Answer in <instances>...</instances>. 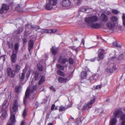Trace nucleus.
<instances>
[{
  "mask_svg": "<svg viewBox=\"0 0 125 125\" xmlns=\"http://www.w3.org/2000/svg\"><path fill=\"white\" fill-rule=\"evenodd\" d=\"M19 102L15 100L13 104L12 109H10V120L7 123L6 125H13V124L15 122V114L14 112H16L18 109V104Z\"/></svg>",
  "mask_w": 125,
  "mask_h": 125,
  "instance_id": "obj_1",
  "label": "nucleus"
},
{
  "mask_svg": "<svg viewBox=\"0 0 125 125\" xmlns=\"http://www.w3.org/2000/svg\"><path fill=\"white\" fill-rule=\"evenodd\" d=\"M98 20V17L95 15L87 17L84 19L85 22L89 25L96 22Z\"/></svg>",
  "mask_w": 125,
  "mask_h": 125,
  "instance_id": "obj_2",
  "label": "nucleus"
},
{
  "mask_svg": "<svg viewBox=\"0 0 125 125\" xmlns=\"http://www.w3.org/2000/svg\"><path fill=\"white\" fill-rule=\"evenodd\" d=\"M37 88L36 85H33V86L30 88V91L29 88L28 87L25 93V96L23 100V103L25 105L26 103L27 100L28 98L30 93L33 92Z\"/></svg>",
  "mask_w": 125,
  "mask_h": 125,
  "instance_id": "obj_3",
  "label": "nucleus"
},
{
  "mask_svg": "<svg viewBox=\"0 0 125 125\" xmlns=\"http://www.w3.org/2000/svg\"><path fill=\"white\" fill-rule=\"evenodd\" d=\"M71 2L69 0H62L61 5L65 9H68L70 6Z\"/></svg>",
  "mask_w": 125,
  "mask_h": 125,
  "instance_id": "obj_4",
  "label": "nucleus"
},
{
  "mask_svg": "<svg viewBox=\"0 0 125 125\" xmlns=\"http://www.w3.org/2000/svg\"><path fill=\"white\" fill-rule=\"evenodd\" d=\"M104 50L102 49L99 50L98 53L97 60L98 61L103 59L104 57Z\"/></svg>",
  "mask_w": 125,
  "mask_h": 125,
  "instance_id": "obj_5",
  "label": "nucleus"
},
{
  "mask_svg": "<svg viewBox=\"0 0 125 125\" xmlns=\"http://www.w3.org/2000/svg\"><path fill=\"white\" fill-rule=\"evenodd\" d=\"M106 25L109 29L111 30H113L115 27V23L109 21L107 22Z\"/></svg>",
  "mask_w": 125,
  "mask_h": 125,
  "instance_id": "obj_6",
  "label": "nucleus"
},
{
  "mask_svg": "<svg viewBox=\"0 0 125 125\" xmlns=\"http://www.w3.org/2000/svg\"><path fill=\"white\" fill-rule=\"evenodd\" d=\"M9 7L8 6L3 4L2 5V8L0 9V13L2 14L4 10H9Z\"/></svg>",
  "mask_w": 125,
  "mask_h": 125,
  "instance_id": "obj_7",
  "label": "nucleus"
},
{
  "mask_svg": "<svg viewBox=\"0 0 125 125\" xmlns=\"http://www.w3.org/2000/svg\"><path fill=\"white\" fill-rule=\"evenodd\" d=\"M1 118L2 119H4L7 117V114L6 110L5 109H2L1 110Z\"/></svg>",
  "mask_w": 125,
  "mask_h": 125,
  "instance_id": "obj_8",
  "label": "nucleus"
},
{
  "mask_svg": "<svg viewBox=\"0 0 125 125\" xmlns=\"http://www.w3.org/2000/svg\"><path fill=\"white\" fill-rule=\"evenodd\" d=\"M100 19L104 23L107 22L108 20L107 16L104 13H102L101 14Z\"/></svg>",
  "mask_w": 125,
  "mask_h": 125,
  "instance_id": "obj_9",
  "label": "nucleus"
},
{
  "mask_svg": "<svg viewBox=\"0 0 125 125\" xmlns=\"http://www.w3.org/2000/svg\"><path fill=\"white\" fill-rule=\"evenodd\" d=\"M33 37H31L30 38V40L29 41L28 43V49L29 51H30L33 48V46L34 44V43L32 39H33Z\"/></svg>",
  "mask_w": 125,
  "mask_h": 125,
  "instance_id": "obj_10",
  "label": "nucleus"
},
{
  "mask_svg": "<svg viewBox=\"0 0 125 125\" xmlns=\"http://www.w3.org/2000/svg\"><path fill=\"white\" fill-rule=\"evenodd\" d=\"M122 114V111L120 110L117 109L114 112V115L116 117H119Z\"/></svg>",
  "mask_w": 125,
  "mask_h": 125,
  "instance_id": "obj_11",
  "label": "nucleus"
},
{
  "mask_svg": "<svg viewBox=\"0 0 125 125\" xmlns=\"http://www.w3.org/2000/svg\"><path fill=\"white\" fill-rule=\"evenodd\" d=\"M26 68L25 67L23 71V72L21 74H20V80L21 81H22L23 80L24 78L25 77V74L26 73L25 71L26 70Z\"/></svg>",
  "mask_w": 125,
  "mask_h": 125,
  "instance_id": "obj_12",
  "label": "nucleus"
},
{
  "mask_svg": "<svg viewBox=\"0 0 125 125\" xmlns=\"http://www.w3.org/2000/svg\"><path fill=\"white\" fill-rule=\"evenodd\" d=\"M17 53H15L13 52L11 56V61L12 62L14 63L16 62L17 59L16 54Z\"/></svg>",
  "mask_w": 125,
  "mask_h": 125,
  "instance_id": "obj_13",
  "label": "nucleus"
},
{
  "mask_svg": "<svg viewBox=\"0 0 125 125\" xmlns=\"http://www.w3.org/2000/svg\"><path fill=\"white\" fill-rule=\"evenodd\" d=\"M90 25V27L92 28L97 29L101 27V24L98 23H93Z\"/></svg>",
  "mask_w": 125,
  "mask_h": 125,
  "instance_id": "obj_14",
  "label": "nucleus"
},
{
  "mask_svg": "<svg viewBox=\"0 0 125 125\" xmlns=\"http://www.w3.org/2000/svg\"><path fill=\"white\" fill-rule=\"evenodd\" d=\"M68 61L67 59L66 58H63L62 57H60L58 60L59 62L62 63H64Z\"/></svg>",
  "mask_w": 125,
  "mask_h": 125,
  "instance_id": "obj_15",
  "label": "nucleus"
},
{
  "mask_svg": "<svg viewBox=\"0 0 125 125\" xmlns=\"http://www.w3.org/2000/svg\"><path fill=\"white\" fill-rule=\"evenodd\" d=\"M69 80L67 78H63L61 77L58 78V82L60 83H65L69 81Z\"/></svg>",
  "mask_w": 125,
  "mask_h": 125,
  "instance_id": "obj_16",
  "label": "nucleus"
},
{
  "mask_svg": "<svg viewBox=\"0 0 125 125\" xmlns=\"http://www.w3.org/2000/svg\"><path fill=\"white\" fill-rule=\"evenodd\" d=\"M7 73L8 75L11 77H13L14 76L13 73V70L10 68H9L7 69Z\"/></svg>",
  "mask_w": 125,
  "mask_h": 125,
  "instance_id": "obj_17",
  "label": "nucleus"
},
{
  "mask_svg": "<svg viewBox=\"0 0 125 125\" xmlns=\"http://www.w3.org/2000/svg\"><path fill=\"white\" fill-rule=\"evenodd\" d=\"M91 106V105L90 104L88 103L85 104L83 105V111L87 110L89 108H90Z\"/></svg>",
  "mask_w": 125,
  "mask_h": 125,
  "instance_id": "obj_18",
  "label": "nucleus"
},
{
  "mask_svg": "<svg viewBox=\"0 0 125 125\" xmlns=\"http://www.w3.org/2000/svg\"><path fill=\"white\" fill-rule=\"evenodd\" d=\"M117 122V119L115 118H112L110 121V125H115Z\"/></svg>",
  "mask_w": 125,
  "mask_h": 125,
  "instance_id": "obj_19",
  "label": "nucleus"
},
{
  "mask_svg": "<svg viewBox=\"0 0 125 125\" xmlns=\"http://www.w3.org/2000/svg\"><path fill=\"white\" fill-rule=\"evenodd\" d=\"M53 6L49 4V2L48 3H47L45 5V8L46 9L48 10H52L53 7H52Z\"/></svg>",
  "mask_w": 125,
  "mask_h": 125,
  "instance_id": "obj_20",
  "label": "nucleus"
},
{
  "mask_svg": "<svg viewBox=\"0 0 125 125\" xmlns=\"http://www.w3.org/2000/svg\"><path fill=\"white\" fill-rule=\"evenodd\" d=\"M49 4L53 6L56 5L58 3L57 0H49Z\"/></svg>",
  "mask_w": 125,
  "mask_h": 125,
  "instance_id": "obj_21",
  "label": "nucleus"
},
{
  "mask_svg": "<svg viewBox=\"0 0 125 125\" xmlns=\"http://www.w3.org/2000/svg\"><path fill=\"white\" fill-rule=\"evenodd\" d=\"M110 20L111 21L110 22L115 23L117 21L118 19L116 17L112 16L110 18Z\"/></svg>",
  "mask_w": 125,
  "mask_h": 125,
  "instance_id": "obj_22",
  "label": "nucleus"
},
{
  "mask_svg": "<svg viewBox=\"0 0 125 125\" xmlns=\"http://www.w3.org/2000/svg\"><path fill=\"white\" fill-rule=\"evenodd\" d=\"M58 50V48L54 47H53L51 49V50L52 53L54 55H55L57 52V51Z\"/></svg>",
  "mask_w": 125,
  "mask_h": 125,
  "instance_id": "obj_23",
  "label": "nucleus"
},
{
  "mask_svg": "<svg viewBox=\"0 0 125 125\" xmlns=\"http://www.w3.org/2000/svg\"><path fill=\"white\" fill-rule=\"evenodd\" d=\"M87 73L85 71L82 72L81 73V76L82 79H85L87 76Z\"/></svg>",
  "mask_w": 125,
  "mask_h": 125,
  "instance_id": "obj_24",
  "label": "nucleus"
},
{
  "mask_svg": "<svg viewBox=\"0 0 125 125\" xmlns=\"http://www.w3.org/2000/svg\"><path fill=\"white\" fill-rule=\"evenodd\" d=\"M40 75L39 74L38 72H36L35 73L34 77L36 80H38L40 78Z\"/></svg>",
  "mask_w": 125,
  "mask_h": 125,
  "instance_id": "obj_25",
  "label": "nucleus"
},
{
  "mask_svg": "<svg viewBox=\"0 0 125 125\" xmlns=\"http://www.w3.org/2000/svg\"><path fill=\"white\" fill-rule=\"evenodd\" d=\"M19 45L17 43H16L14 46V50L13 51V52L15 53H17L18 51Z\"/></svg>",
  "mask_w": 125,
  "mask_h": 125,
  "instance_id": "obj_26",
  "label": "nucleus"
},
{
  "mask_svg": "<svg viewBox=\"0 0 125 125\" xmlns=\"http://www.w3.org/2000/svg\"><path fill=\"white\" fill-rule=\"evenodd\" d=\"M96 98L95 97V96H94L91 98L90 102H88V103L90 104H91V105H92L94 103L96 100Z\"/></svg>",
  "mask_w": 125,
  "mask_h": 125,
  "instance_id": "obj_27",
  "label": "nucleus"
},
{
  "mask_svg": "<svg viewBox=\"0 0 125 125\" xmlns=\"http://www.w3.org/2000/svg\"><path fill=\"white\" fill-rule=\"evenodd\" d=\"M45 81V77L44 76H42L40 79L39 82V84L41 85Z\"/></svg>",
  "mask_w": 125,
  "mask_h": 125,
  "instance_id": "obj_28",
  "label": "nucleus"
},
{
  "mask_svg": "<svg viewBox=\"0 0 125 125\" xmlns=\"http://www.w3.org/2000/svg\"><path fill=\"white\" fill-rule=\"evenodd\" d=\"M57 73L58 74L61 76L64 77L65 76V74L59 70H57Z\"/></svg>",
  "mask_w": 125,
  "mask_h": 125,
  "instance_id": "obj_29",
  "label": "nucleus"
},
{
  "mask_svg": "<svg viewBox=\"0 0 125 125\" xmlns=\"http://www.w3.org/2000/svg\"><path fill=\"white\" fill-rule=\"evenodd\" d=\"M45 32L47 33H51L52 31L51 29L47 30L45 29H42V31H41V32Z\"/></svg>",
  "mask_w": 125,
  "mask_h": 125,
  "instance_id": "obj_30",
  "label": "nucleus"
},
{
  "mask_svg": "<svg viewBox=\"0 0 125 125\" xmlns=\"http://www.w3.org/2000/svg\"><path fill=\"white\" fill-rule=\"evenodd\" d=\"M112 44L114 46L120 48L121 47V45H119L116 42H114Z\"/></svg>",
  "mask_w": 125,
  "mask_h": 125,
  "instance_id": "obj_31",
  "label": "nucleus"
},
{
  "mask_svg": "<svg viewBox=\"0 0 125 125\" xmlns=\"http://www.w3.org/2000/svg\"><path fill=\"white\" fill-rule=\"evenodd\" d=\"M57 68L62 70H63L64 69V66L60 64H58L57 65Z\"/></svg>",
  "mask_w": 125,
  "mask_h": 125,
  "instance_id": "obj_32",
  "label": "nucleus"
},
{
  "mask_svg": "<svg viewBox=\"0 0 125 125\" xmlns=\"http://www.w3.org/2000/svg\"><path fill=\"white\" fill-rule=\"evenodd\" d=\"M20 69V66L18 64L16 65L15 69V72L17 73L18 72Z\"/></svg>",
  "mask_w": 125,
  "mask_h": 125,
  "instance_id": "obj_33",
  "label": "nucleus"
},
{
  "mask_svg": "<svg viewBox=\"0 0 125 125\" xmlns=\"http://www.w3.org/2000/svg\"><path fill=\"white\" fill-rule=\"evenodd\" d=\"M94 79V80L95 81L97 80L99 78V75L98 74H94L92 75Z\"/></svg>",
  "mask_w": 125,
  "mask_h": 125,
  "instance_id": "obj_34",
  "label": "nucleus"
},
{
  "mask_svg": "<svg viewBox=\"0 0 125 125\" xmlns=\"http://www.w3.org/2000/svg\"><path fill=\"white\" fill-rule=\"evenodd\" d=\"M122 19L123 21V24L125 26V14L124 13L123 14Z\"/></svg>",
  "mask_w": 125,
  "mask_h": 125,
  "instance_id": "obj_35",
  "label": "nucleus"
},
{
  "mask_svg": "<svg viewBox=\"0 0 125 125\" xmlns=\"http://www.w3.org/2000/svg\"><path fill=\"white\" fill-rule=\"evenodd\" d=\"M89 9L88 8H85L83 7H82L80 9V10L81 11L84 12Z\"/></svg>",
  "mask_w": 125,
  "mask_h": 125,
  "instance_id": "obj_36",
  "label": "nucleus"
},
{
  "mask_svg": "<svg viewBox=\"0 0 125 125\" xmlns=\"http://www.w3.org/2000/svg\"><path fill=\"white\" fill-rule=\"evenodd\" d=\"M105 72L108 73H111L113 72V70L109 68H107L105 69Z\"/></svg>",
  "mask_w": 125,
  "mask_h": 125,
  "instance_id": "obj_37",
  "label": "nucleus"
},
{
  "mask_svg": "<svg viewBox=\"0 0 125 125\" xmlns=\"http://www.w3.org/2000/svg\"><path fill=\"white\" fill-rule=\"evenodd\" d=\"M7 102L6 101H5L3 104V107L4 108V109L6 108L8 105V104H7Z\"/></svg>",
  "mask_w": 125,
  "mask_h": 125,
  "instance_id": "obj_38",
  "label": "nucleus"
},
{
  "mask_svg": "<svg viewBox=\"0 0 125 125\" xmlns=\"http://www.w3.org/2000/svg\"><path fill=\"white\" fill-rule=\"evenodd\" d=\"M32 71V70L30 69L28 71V72H27L26 73V76L27 78H28L30 76V73Z\"/></svg>",
  "mask_w": 125,
  "mask_h": 125,
  "instance_id": "obj_39",
  "label": "nucleus"
},
{
  "mask_svg": "<svg viewBox=\"0 0 125 125\" xmlns=\"http://www.w3.org/2000/svg\"><path fill=\"white\" fill-rule=\"evenodd\" d=\"M27 115V110L25 108L23 111V114H22V116L24 117L26 116Z\"/></svg>",
  "mask_w": 125,
  "mask_h": 125,
  "instance_id": "obj_40",
  "label": "nucleus"
},
{
  "mask_svg": "<svg viewBox=\"0 0 125 125\" xmlns=\"http://www.w3.org/2000/svg\"><path fill=\"white\" fill-rule=\"evenodd\" d=\"M31 28H33L34 30H35L36 31L38 29H40L39 27L38 26H35L34 27L31 26Z\"/></svg>",
  "mask_w": 125,
  "mask_h": 125,
  "instance_id": "obj_41",
  "label": "nucleus"
},
{
  "mask_svg": "<svg viewBox=\"0 0 125 125\" xmlns=\"http://www.w3.org/2000/svg\"><path fill=\"white\" fill-rule=\"evenodd\" d=\"M68 61L69 63L71 64H72L74 63L73 60L71 58H69Z\"/></svg>",
  "mask_w": 125,
  "mask_h": 125,
  "instance_id": "obj_42",
  "label": "nucleus"
},
{
  "mask_svg": "<svg viewBox=\"0 0 125 125\" xmlns=\"http://www.w3.org/2000/svg\"><path fill=\"white\" fill-rule=\"evenodd\" d=\"M6 57V56L5 55H4L1 56L0 57V60H2L3 61H5V59Z\"/></svg>",
  "mask_w": 125,
  "mask_h": 125,
  "instance_id": "obj_43",
  "label": "nucleus"
},
{
  "mask_svg": "<svg viewBox=\"0 0 125 125\" xmlns=\"http://www.w3.org/2000/svg\"><path fill=\"white\" fill-rule=\"evenodd\" d=\"M65 110V108L64 107L61 106L60 107V108L59 109L60 112L62 111Z\"/></svg>",
  "mask_w": 125,
  "mask_h": 125,
  "instance_id": "obj_44",
  "label": "nucleus"
},
{
  "mask_svg": "<svg viewBox=\"0 0 125 125\" xmlns=\"http://www.w3.org/2000/svg\"><path fill=\"white\" fill-rule=\"evenodd\" d=\"M8 44L9 47L10 48H12L13 47V44L11 42H8Z\"/></svg>",
  "mask_w": 125,
  "mask_h": 125,
  "instance_id": "obj_45",
  "label": "nucleus"
},
{
  "mask_svg": "<svg viewBox=\"0 0 125 125\" xmlns=\"http://www.w3.org/2000/svg\"><path fill=\"white\" fill-rule=\"evenodd\" d=\"M89 80L91 82H94L95 81V80H94V78L92 75V76L90 77Z\"/></svg>",
  "mask_w": 125,
  "mask_h": 125,
  "instance_id": "obj_46",
  "label": "nucleus"
},
{
  "mask_svg": "<svg viewBox=\"0 0 125 125\" xmlns=\"http://www.w3.org/2000/svg\"><path fill=\"white\" fill-rule=\"evenodd\" d=\"M71 48L72 49L75 50L76 52H77L78 50V48H75L74 47H72Z\"/></svg>",
  "mask_w": 125,
  "mask_h": 125,
  "instance_id": "obj_47",
  "label": "nucleus"
},
{
  "mask_svg": "<svg viewBox=\"0 0 125 125\" xmlns=\"http://www.w3.org/2000/svg\"><path fill=\"white\" fill-rule=\"evenodd\" d=\"M38 68L39 71H42L43 70V67L42 66H38Z\"/></svg>",
  "mask_w": 125,
  "mask_h": 125,
  "instance_id": "obj_48",
  "label": "nucleus"
},
{
  "mask_svg": "<svg viewBox=\"0 0 125 125\" xmlns=\"http://www.w3.org/2000/svg\"><path fill=\"white\" fill-rule=\"evenodd\" d=\"M112 12L114 13L115 14H117L118 13V11L115 10H112Z\"/></svg>",
  "mask_w": 125,
  "mask_h": 125,
  "instance_id": "obj_49",
  "label": "nucleus"
},
{
  "mask_svg": "<svg viewBox=\"0 0 125 125\" xmlns=\"http://www.w3.org/2000/svg\"><path fill=\"white\" fill-rule=\"evenodd\" d=\"M122 120H125V114H124L120 117Z\"/></svg>",
  "mask_w": 125,
  "mask_h": 125,
  "instance_id": "obj_50",
  "label": "nucleus"
},
{
  "mask_svg": "<svg viewBox=\"0 0 125 125\" xmlns=\"http://www.w3.org/2000/svg\"><path fill=\"white\" fill-rule=\"evenodd\" d=\"M50 89L51 90H52L54 92H55V90L54 88L52 86L50 87Z\"/></svg>",
  "mask_w": 125,
  "mask_h": 125,
  "instance_id": "obj_51",
  "label": "nucleus"
},
{
  "mask_svg": "<svg viewBox=\"0 0 125 125\" xmlns=\"http://www.w3.org/2000/svg\"><path fill=\"white\" fill-rule=\"evenodd\" d=\"M23 41V44L25 45L27 42V40L26 39H23L22 40Z\"/></svg>",
  "mask_w": 125,
  "mask_h": 125,
  "instance_id": "obj_52",
  "label": "nucleus"
},
{
  "mask_svg": "<svg viewBox=\"0 0 125 125\" xmlns=\"http://www.w3.org/2000/svg\"><path fill=\"white\" fill-rule=\"evenodd\" d=\"M113 65L112 67L113 70L114 71L116 70L117 69V68L116 67L115 65H114V64H113Z\"/></svg>",
  "mask_w": 125,
  "mask_h": 125,
  "instance_id": "obj_53",
  "label": "nucleus"
},
{
  "mask_svg": "<svg viewBox=\"0 0 125 125\" xmlns=\"http://www.w3.org/2000/svg\"><path fill=\"white\" fill-rule=\"evenodd\" d=\"M16 92H19V91L20 89V87L18 86H17L15 88Z\"/></svg>",
  "mask_w": 125,
  "mask_h": 125,
  "instance_id": "obj_54",
  "label": "nucleus"
},
{
  "mask_svg": "<svg viewBox=\"0 0 125 125\" xmlns=\"http://www.w3.org/2000/svg\"><path fill=\"white\" fill-rule=\"evenodd\" d=\"M52 33H54L56 32L57 30L56 29H51Z\"/></svg>",
  "mask_w": 125,
  "mask_h": 125,
  "instance_id": "obj_55",
  "label": "nucleus"
},
{
  "mask_svg": "<svg viewBox=\"0 0 125 125\" xmlns=\"http://www.w3.org/2000/svg\"><path fill=\"white\" fill-rule=\"evenodd\" d=\"M122 120L123 121L121 122V125H125V120Z\"/></svg>",
  "mask_w": 125,
  "mask_h": 125,
  "instance_id": "obj_56",
  "label": "nucleus"
},
{
  "mask_svg": "<svg viewBox=\"0 0 125 125\" xmlns=\"http://www.w3.org/2000/svg\"><path fill=\"white\" fill-rule=\"evenodd\" d=\"M55 107V105L54 104H53L51 108V110H53Z\"/></svg>",
  "mask_w": 125,
  "mask_h": 125,
  "instance_id": "obj_57",
  "label": "nucleus"
},
{
  "mask_svg": "<svg viewBox=\"0 0 125 125\" xmlns=\"http://www.w3.org/2000/svg\"><path fill=\"white\" fill-rule=\"evenodd\" d=\"M84 39H83L82 40L81 44H83L84 45Z\"/></svg>",
  "mask_w": 125,
  "mask_h": 125,
  "instance_id": "obj_58",
  "label": "nucleus"
},
{
  "mask_svg": "<svg viewBox=\"0 0 125 125\" xmlns=\"http://www.w3.org/2000/svg\"><path fill=\"white\" fill-rule=\"evenodd\" d=\"M101 87V86L100 85H98L96 86V89H99Z\"/></svg>",
  "mask_w": 125,
  "mask_h": 125,
  "instance_id": "obj_59",
  "label": "nucleus"
},
{
  "mask_svg": "<svg viewBox=\"0 0 125 125\" xmlns=\"http://www.w3.org/2000/svg\"><path fill=\"white\" fill-rule=\"evenodd\" d=\"M25 122V121H22L21 123V125H24V123Z\"/></svg>",
  "mask_w": 125,
  "mask_h": 125,
  "instance_id": "obj_60",
  "label": "nucleus"
},
{
  "mask_svg": "<svg viewBox=\"0 0 125 125\" xmlns=\"http://www.w3.org/2000/svg\"><path fill=\"white\" fill-rule=\"evenodd\" d=\"M25 57L27 58H29V55H28V54L25 55Z\"/></svg>",
  "mask_w": 125,
  "mask_h": 125,
  "instance_id": "obj_61",
  "label": "nucleus"
},
{
  "mask_svg": "<svg viewBox=\"0 0 125 125\" xmlns=\"http://www.w3.org/2000/svg\"><path fill=\"white\" fill-rule=\"evenodd\" d=\"M95 59H92L90 60L91 62H94L95 61Z\"/></svg>",
  "mask_w": 125,
  "mask_h": 125,
  "instance_id": "obj_62",
  "label": "nucleus"
},
{
  "mask_svg": "<svg viewBox=\"0 0 125 125\" xmlns=\"http://www.w3.org/2000/svg\"><path fill=\"white\" fill-rule=\"evenodd\" d=\"M48 125H53L52 123H50L48 124Z\"/></svg>",
  "mask_w": 125,
  "mask_h": 125,
  "instance_id": "obj_63",
  "label": "nucleus"
},
{
  "mask_svg": "<svg viewBox=\"0 0 125 125\" xmlns=\"http://www.w3.org/2000/svg\"><path fill=\"white\" fill-rule=\"evenodd\" d=\"M110 12H107L106 13L108 14H110Z\"/></svg>",
  "mask_w": 125,
  "mask_h": 125,
  "instance_id": "obj_64",
  "label": "nucleus"
}]
</instances>
